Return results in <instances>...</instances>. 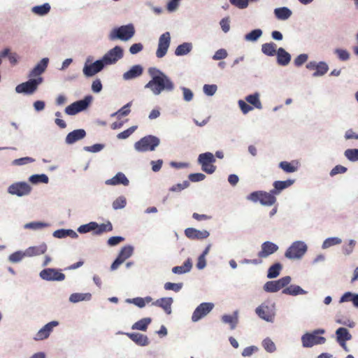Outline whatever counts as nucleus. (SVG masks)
Wrapping results in <instances>:
<instances>
[{"instance_id": "obj_1", "label": "nucleus", "mask_w": 358, "mask_h": 358, "mask_svg": "<svg viewBox=\"0 0 358 358\" xmlns=\"http://www.w3.org/2000/svg\"><path fill=\"white\" fill-rule=\"evenodd\" d=\"M150 80L144 87L149 89L155 96L160 95L163 92H171L175 89V85L171 79L161 70L150 67L148 69Z\"/></svg>"}, {"instance_id": "obj_2", "label": "nucleus", "mask_w": 358, "mask_h": 358, "mask_svg": "<svg viewBox=\"0 0 358 358\" xmlns=\"http://www.w3.org/2000/svg\"><path fill=\"white\" fill-rule=\"evenodd\" d=\"M326 333L324 329H316L310 332H306L302 335L301 339L303 348H310L314 345L324 344L326 338L320 336Z\"/></svg>"}, {"instance_id": "obj_3", "label": "nucleus", "mask_w": 358, "mask_h": 358, "mask_svg": "<svg viewBox=\"0 0 358 358\" xmlns=\"http://www.w3.org/2000/svg\"><path fill=\"white\" fill-rule=\"evenodd\" d=\"M134 34V25L129 23L113 29L109 34L108 38L110 41L120 40L122 41H128L133 38Z\"/></svg>"}, {"instance_id": "obj_4", "label": "nucleus", "mask_w": 358, "mask_h": 358, "mask_svg": "<svg viewBox=\"0 0 358 358\" xmlns=\"http://www.w3.org/2000/svg\"><path fill=\"white\" fill-rule=\"evenodd\" d=\"M113 230V225L110 221L106 223L98 224L96 222H90L87 224L80 225L77 231L80 234H86L92 232L94 235L99 236L105 232L111 231Z\"/></svg>"}, {"instance_id": "obj_5", "label": "nucleus", "mask_w": 358, "mask_h": 358, "mask_svg": "<svg viewBox=\"0 0 358 358\" xmlns=\"http://www.w3.org/2000/svg\"><path fill=\"white\" fill-rule=\"evenodd\" d=\"M308 250L307 244L302 241H294L286 250L285 257L289 260H299Z\"/></svg>"}, {"instance_id": "obj_6", "label": "nucleus", "mask_w": 358, "mask_h": 358, "mask_svg": "<svg viewBox=\"0 0 358 358\" xmlns=\"http://www.w3.org/2000/svg\"><path fill=\"white\" fill-rule=\"evenodd\" d=\"M160 143V139L152 135H148L141 138L134 143V149L139 152L154 151Z\"/></svg>"}, {"instance_id": "obj_7", "label": "nucleus", "mask_w": 358, "mask_h": 358, "mask_svg": "<svg viewBox=\"0 0 358 358\" xmlns=\"http://www.w3.org/2000/svg\"><path fill=\"white\" fill-rule=\"evenodd\" d=\"M255 313L261 319L273 322L275 315V304L271 301H265L255 308Z\"/></svg>"}, {"instance_id": "obj_8", "label": "nucleus", "mask_w": 358, "mask_h": 358, "mask_svg": "<svg viewBox=\"0 0 358 358\" xmlns=\"http://www.w3.org/2000/svg\"><path fill=\"white\" fill-rule=\"evenodd\" d=\"M93 57L89 56L87 57L83 69V73L85 76L90 78L101 72L106 66L101 58L92 62Z\"/></svg>"}, {"instance_id": "obj_9", "label": "nucleus", "mask_w": 358, "mask_h": 358, "mask_svg": "<svg viewBox=\"0 0 358 358\" xmlns=\"http://www.w3.org/2000/svg\"><path fill=\"white\" fill-rule=\"evenodd\" d=\"M93 97L91 95L85 96L83 99L76 101L65 108L64 112L69 115H75L85 110L90 105Z\"/></svg>"}, {"instance_id": "obj_10", "label": "nucleus", "mask_w": 358, "mask_h": 358, "mask_svg": "<svg viewBox=\"0 0 358 358\" xmlns=\"http://www.w3.org/2000/svg\"><path fill=\"white\" fill-rule=\"evenodd\" d=\"M43 81L42 77L36 78H30V79L24 83H22L15 87V91L19 94H31L38 88V86Z\"/></svg>"}, {"instance_id": "obj_11", "label": "nucleus", "mask_w": 358, "mask_h": 358, "mask_svg": "<svg viewBox=\"0 0 358 358\" xmlns=\"http://www.w3.org/2000/svg\"><path fill=\"white\" fill-rule=\"evenodd\" d=\"M123 48L119 45H116L105 53L101 57V59L107 66L115 64L117 61L123 57Z\"/></svg>"}, {"instance_id": "obj_12", "label": "nucleus", "mask_w": 358, "mask_h": 358, "mask_svg": "<svg viewBox=\"0 0 358 358\" xmlns=\"http://www.w3.org/2000/svg\"><path fill=\"white\" fill-rule=\"evenodd\" d=\"M215 305L211 302H203L194 310L191 320L193 322H197L206 317L214 308Z\"/></svg>"}, {"instance_id": "obj_13", "label": "nucleus", "mask_w": 358, "mask_h": 358, "mask_svg": "<svg viewBox=\"0 0 358 358\" xmlns=\"http://www.w3.org/2000/svg\"><path fill=\"white\" fill-rule=\"evenodd\" d=\"M39 277L46 281H63L65 275L55 268H45L39 272Z\"/></svg>"}, {"instance_id": "obj_14", "label": "nucleus", "mask_w": 358, "mask_h": 358, "mask_svg": "<svg viewBox=\"0 0 358 358\" xmlns=\"http://www.w3.org/2000/svg\"><path fill=\"white\" fill-rule=\"evenodd\" d=\"M31 191V186L26 182H14L11 184L7 189L8 194L20 197L28 195Z\"/></svg>"}, {"instance_id": "obj_15", "label": "nucleus", "mask_w": 358, "mask_h": 358, "mask_svg": "<svg viewBox=\"0 0 358 358\" xmlns=\"http://www.w3.org/2000/svg\"><path fill=\"white\" fill-rule=\"evenodd\" d=\"M170 44V33L169 31L164 32L159 38L157 49L156 50V57L157 58L164 57L167 53Z\"/></svg>"}, {"instance_id": "obj_16", "label": "nucleus", "mask_w": 358, "mask_h": 358, "mask_svg": "<svg viewBox=\"0 0 358 358\" xmlns=\"http://www.w3.org/2000/svg\"><path fill=\"white\" fill-rule=\"evenodd\" d=\"M279 249L277 244L271 241H265L262 243L261 249L257 253L258 257L261 259H266L271 255L276 252Z\"/></svg>"}, {"instance_id": "obj_17", "label": "nucleus", "mask_w": 358, "mask_h": 358, "mask_svg": "<svg viewBox=\"0 0 358 358\" xmlns=\"http://www.w3.org/2000/svg\"><path fill=\"white\" fill-rule=\"evenodd\" d=\"M59 324V322L55 320L47 323L38 331L34 336V339L35 341H43L48 338L53 331L54 327H57Z\"/></svg>"}, {"instance_id": "obj_18", "label": "nucleus", "mask_w": 358, "mask_h": 358, "mask_svg": "<svg viewBox=\"0 0 358 358\" xmlns=\"http://www.w3.org/2000/svg\"><path fill=\"white\" fill-rule=\"evenodd\" d=\"M336 339L338 343L345 350L348 351L346 342L351 340L352 335L345 327H339L336 330Z\"/></svg>"}, {"instance_id": "obj_19", "label": "nucleus", "mask_w": 358, "mask_h": 358, "mask_svg": "<svg viewBox=\"0 0 358 358\" xmlns=\"http://www.w3.org/2000/svg\"><path fill=\"white\" fill-rule=\"evenodd\" d=\"M185 234L188 238L193 240H203L210 236L207 230H199L192 227L187 228L185 230Z\"/></svg>"}, {"instance_id": "obj_20", "label": "nucleus", "mask_w": 358, "mask_h": 358, "mask_svg": "<svg viewBox=\"0 0 358 358\" xmlns=\"http://www.w3.org/2000/svg\"><path fill=\"white\" fill-rule=\"evenodd\" d=\"M86 136V131L83 129H75L69 132L65 138V143L73 145L77 141L83 139Z\"/></svg>"}, {"instance_id": "obj_21", "label": "nucleus", "mask_w": 358, "mask_h": 358, "mask_svg": "<svg viewBox=\"0 0 358 358\" xmlns=\"http://www.w3.org/2000/svg\"><path fill=\"white\" fill-rule=\"evenodd\" d=\"M49 63L48 57L43 58L29 72V77L36 78L41 77V75L45 72Z\"/></svg>"}, {"instance_id": "obj_22", "label": "nucleus", "mask_w": 358, "mask_h": 358, "mask_svg": "<svg viewBox=\"0 0 358 358\" xmlns=\"http://www.w3.org/2000/svg\"><path fill=\"white\" fill-rule=\"evenodd\" d=\"M120 334L127 335L133 342H134L136 345L141 346V347L147 346L150 343L148 337L147 336L140 334V333L120 332Z\"/></svg>"}, {"instance_id": "obj_23", "label": "nucleus", "mask_w": 358, "mask_h": 358, "mask_svg": "<svg viewBox=\"0 0 358 358\" xmlns=\"http://www.w3.org/2000/svg\"><path fill=\"white\" fill-rule=\"evenodd\" d=\"M143 72V68L140 64L132 66L127 71L124 72L122 75V78L124 80H131L140 77Z\"/></svg>"}, {"instance_id": "obj_24", "label": "nucleus", "mask_w": 358, "mask_h": 358, "mask_svg": "<svg viewBox=\"0 0 358 358\" xmlns=\"http://www.w3.org/2000/svg\"><path fill=\"white\" fill-rule=\"evenodd\" d=\"M48 249V246L45 243H42L39 245L30 246L25 250V255L27 257H33L43 255Z\"/></svg>"}, {"instance_id": "obj_25", "label": "nucleus", "mask_w": 358, "mask_h": 358, "mask_svg": "<svg viewBox=\"0 0 358 358\" xmlns=\"http://www.w3.org/2000/svg\"><path fill=\"white\" fill-rule=\"evenodd\" d=\"M105 183L108 185L113 186L119 185L128 186L129 185V180L124 173L122 172H118L112 178L106 180Z\"/></svg>"}, {"instance_id": "obj_26", "label": "nucleus", "mask_w": 358, "mask_h": 358, "mask_svg": "<svg viewBox=\"0 0 358 358\" xmlns=\"http://www.w3.org/2000/svg\"><path fill=\"white\" fill-rule=\"evenodd\" d=\"M173 299L171 297H163L152 302V305L160 307L167 315H170L172 312L171 305Z\"/></svg>"}, {"instance_id": "obj_27", "label": "nucleus", "mask_w": 358, "mask_h": 358, "mask_svg": "<svg viewBox=\"0 0 358 358\" xmlns=\"http://www.w3.org/2000/svg\"><path fill=\"white\" fill-rule=\"evenodd\" d=\"M295 180L293 179H288L287 180H277L273 183V189L272 193L275 195H278L282 190L292 186L294 183Z\"/></svg>"}, {"instance_id": "obj_28", "label": "nucleus", "mask_w": 358, "mask_h": 358, "mask_svg": "<svg viewBox=\"0 0 358 358\" xmlns=\"http://www.w3.org/2000/svg\"><path fill=\"white\" fill-rule=\"evenodd\" d=\"M276 56L278 64L282 66L288 65L292 59L291 55L283 48H279L278 49Z\"/></svg>"}, {"instance_id": "obj_29", "label": "nucleus", "mask_w": 358, "mask_h": 358, "mask_svg": "<svg viewBox=\"0 0 358 358\" xmlns=\"http://www.w3.org/2000/svg\"><path fill=\"white\" fill-rule=\"evenodd\" d=\"M221 320L224 324H229L231 330L234 329L238 322V311L235 310L233 315H223Z\"/></svg>"}, {"instance_id": "obj_30", "label": "nucleus", "mask_w": 358, "mask_h": 358, "mask_svg": "<svg viewBox=\"0 0 358 358\" xmlns=\"http://www.w3.org/2000/svg\"><path fill=\"white\" fill-rule=\"evenodd\" d=\"M215 162L216 159L214 155L210 152L200 154L197 159V162L201 166V167H204L208 164H214Z\"/></svg>"}, {"instance_id": "obj_31", "label": "nucleus", "mask_w": 358, "mask_h": 358, "mask_svg": "<svg viewBox=\"0 0 358 358\" xmlns=\"http://www.w3.org/2000/svg\"><path fill=\"white\" fill-rule=\"evenodd\" d=\"M282 292L284 294L294 296L298 295L306 294L308 293L307 291L304 290L299 285H290L289 286L283 289Z\"/></svg>"}, {"instance_id": "obj_32", "label": "nucleus", "mask_w": 358, "mask_h": 358, "mask_svg": "<svg viewBox=\"0 0 358 358\" xmlns=\"http://www.w3.org/2000/svg\"><path fill=\"white\" fill-rule=\"evenodd\" d=\"M262 198L260 204L264 206H271L276 202V198L274 193H272V190L269 192L262 191Z\"/></svg>"}, {"instance_id": "obj_33", "label": "nucleus", "mask_w": 358, "mask_h": 358, "mask_svg": "<svg viewBox=\"0 0 358 358\" xmlns=\"http://www.w3.org/2000/svg\"><path fill=\"white\" fill-rule=\"evenodd\" d=\"M273 13L279 20H287L292 15V10L287 7L276 8L274 9Z\"/></svg>"}, {"instance_id": "obj_34", "label": "nucleus", "mask_w": 358, "mask_h": 358, "mask_svg": "<svg viewBox=\"0 0 358 358\" xmlns=\"http://www.w3.org/2000/svg\"><path fill=\"white\" fill-rule=\"evenodd\" d=\"M193 49V44L189 42H185L179 45L175 50V55L178 57L185 56L189 54Z\"/></svg>"}, {"instance_id": "obj_35", "label": "nucleus", "mask_w": 358, "mask_h": 358, "mask_svg": "<svg viewBox=\"0 0 358 358\" xmlns=\"http://www.w3.org/2000/svg\"><path fill=\"white\" fill-rule=\"evenodd\" d=\"M52 236L57 238H64L69 236L72 238H77L78 237V234L73 229H60L55 231Z\"/></svg>"}, {"instance_id": "obj_36", "label": "nucleus", "mask_w": 358, "mask_h": 358, "mask_svg": "<svg viewBox=\"0 0 358 358\" xmlns=\"http://www.w3.org/2000/svg\"><path fill=\"white\" fill-rule=\"evenodd\" d=\"M91 299L92 294L90 293H73L69 298V301L73 303L81 301H89Z\"/></svg>"}, {"instance_id": "obj_37", "label": "nucleus", "mask_w": 358, "mask_h": 358, "mask_svg": "<svg viewBox=\"0 0 358 358\" xmlns=\"http://www.w3.org/2000/svg\"><path fill=\"white\" fill-rule=\"evenodd\" d=\"M192 262L191 259L188 258L182 266H177L172 268V272L175 274H184L191 271Z\"/></svg>"}, {"instance_id": "obj_38", "label": "nucleus", "mask_w": 358, "mask_h": 358, "mask_svg": "<svg viewBox=\"0 0 358 358\" xmlns=\"http://www.w3.org/2000/svg\"><path fill=\"white\" fill-rule=\"evenodd\" d=\"M315 71L312 74L313 78L324 76L329 71V66L326 62H318Z\"/></svg>"}, {"instance_id": "obj_39", "label": "nucleus", "mask_w": 358, "mask_h": 358, "mask_svg": "<svg viewBox=\"0 0 358 358\" xmlns=\"http://www.w3.org/2000/svg\"><path fill=\"white\" fill-rule=\"evenodd\" d=\"M50 224L48 222H41V221H34L26 223L24 224L23 227L25 229H31L33 231H39L44 228L49 227Z\"/></svg>"}, {"instance_id": "obj_40", "label": "nucleus", "mask_w": 358, "mask_h": 358, "mask_svg": "<svg viewBox=\"0 0 358 358\" xmlns=\"http://www.w3.org/2000/svg\"><path fill=\"white\" fill-rule=\"evenodd\" d=\"M261 50L265 55L272 57L277 53V45L273 42L266 43L262 44Z\"/></svg>"}, {"instance_id": "obj_41", "label": "nucleus", "mask_w": 358, "mask_h": 358, "mask_svg": "<svg viewBox=\"0 0 358 358\" xmlns=\"http://www.w3.org/2000/svg\"><path fill=\"white\" fill-rule=\"evenodd\" d=\"M152 319L150 317H144L131 326L133 330H139L145 331L147 330L148 325L151 323Z\"/></svg>"}, {"instance_id": "obj_42", "label": "nucleus", "mask_w": 358, "mask_h": 358, "mask_svg": "<svg viewBox=\"0 0 358 358\" xmlns=\"http://www.w3.org/2000/svg\"><path fill=\"white\" fill-rule=\"evenodd\" d=\"M282 266L280 262H276L271 265L267 271V278L269 279L276 278L280 273Z\"/></svg>"}, {"instance_id": "obj_43", "label": "nucleus", "mask_w": 358, "mask_h": 358, "mask_svg": "<svg viewBox=\"0 0 358 358\" xmlns=\"http://www.w3.org/2000/svg\"><path fill=\"white\" fill-rule=\"evenodd\" d=\"M263 31L261 29H255L244 36V40L248 42H256L262 37Z\"/></svg>"}, {"instance_id": "obj_44", "label": "nucleus", "mask_w": 358, "mask_h": 358, "mask_svg": "<svg viewBox=\"0 0 358 358\" xmlns=\"http://www.w3.org/2000/svg\"><path fill=\"white\" fill-rule=\"evenodd\" d=\"M281 289L282 288L278 280L268 281L263 286V289L268 293L277 292Z\"/></svg>"}, {"instance_id": "obj_45", "label": "nucleus", "mask_w": 358, "mask_h": 358, "mask_svg": "<svg viewBox=\"0 0 358 358\" xmlns=\"http://www.w3.org/2000/svg\"><path fill=\"white\" fill-rule=\"evenodd\" d=\"M245 101L257 109L262 108V104L259 99V94L255 92L245 96Z\"/></svg>"}, {"instance_id": "obj_46", "label": "nucleus", "mask_w": 358, "mask_h": 358, "mask_svg": "<svg viewBox=\"0 0 358 358\" xmlns=\"http://www.w3.org/2000/svg\"><path fill=\"white\" fill-rule=\"evenodd\" d=\"M50 10V6L48 3H45L40 6H34L31 11L39 16H44L47 15Z\"/></svg>"}, {"instance_id": "obj_47", "label": "nucleus", "mask_w": 358, "mask_h": 358, "mask_svg": "<svg viewBox=\"0 0 358 358\" xmlns=\"http://www.w3.org/2000/svg\"><path fill=\"white\" fill-rule=\"evenodd\" d=\"M24 257H27L24 250H17L10 254L8 257V260L12 264H17L21 262Z\"/></svg>"}, {"instance_id": "obj_48", "label": "nucleus", "mask_w": 358, "mask_h": 358, "mask_svg": "<svg viewBox=\"0 0 358 358\" xmlns=\"http://www.w3.org/2000/svg\"><path fill=\"white\" fill-rule=\"evenodd\" d=\"M29 181L32 184H38L39 182L48 184L49 182V178L47 175L43 173L34 174L29 178Z\"/></svg>"}, {"instance_id": "obj_49", "label": "nucleus", "mask_w": 358, "mask_h": 358, "mask_svg": "<svg viewBox=\"0 0 358 358\" xmlns=\"http://www.w3.org/2000/svg\"><path fill=\"white\" fill-rule=\"evenodd\" d=\"M342 243L341 238L338 237H329L326 238L322 245V248L324 250L328 249L330 247L339 245Z\"/></svg>"}, {"instance_id": "obj_50", "label": "nucleus", "mask_w": 358, "mask_h": 358, "mask_svg": "<svg viewBox=\"0 0 358 358\" xmlns=\"http://www.w3.org/2000/svg\"><path fill=\"white\" fill-rule=\"evenodd\" d=\"M263 348L268 353H273L276 350L274 342L268 337L264 338L262 342Z\"/></svg>"}, {"instance_id": "obj_51", "label": "nucleus", "mask_w": 358, "mask_h": 358, "mask_svg": "<svg viewBox=\"0 0 358 358\" xmlns=\"http://www.w3.org/2000/svg\"><path fill=\"white\" fill-rule=\"evenodd\" d=\"M133 251L134 248L132 246H124L121 249L117 257L124 262L132 255Z\"/></svg>"}, {"instance_id": "obj_52", "label": "nucleus", "mask_w": 358, "mask_h": 358, "mask_svg": "<svg viewBox=\"0 0 358 358\" xmlns=\"http://www.w3.org/2000/svg\"><path fill=\"white\" fill-rule=\"evenodd\" d=\"M344 156L350 162H358V148H349L345 150Z\"/></svg>"}, {"instance_id": "obj_53", "label": "nucleus", "mask_w": 358, "mask_h": 358, "mask_svg": "<svg viewBox=\"0 0 358 358\" xmlns=\"http://www.w3.org/2000/svg\"><path fill=\"white\" fill-rule=\"evenodd\" d=\"M278 166L287 173H294L297 171V167L294 166L291 162L287 161L280 162Z\"/></svg>"}, {"instance_id": "obj_54", "label": "nucleus", "mask_w": 358, "mask_h": 358, "mask_svg": "<svg viewBox=\"0 0 358 358\" xmlns=\"http://www.w3.org/2000/svg\"><path fill=\"white\" fill-rule=\"evenodd\" d=\"M127 205V199L124 196H118L112 203L114 210H120L124 208Z\"/></svg>"}, {"instance_id": "obj_55", "label": "nucleus", "mask_w": 358, "mask_h": 358, "mask_svg": "<svg viewBox=\"0 0 358 358\" xmlns=\"http://www.w3.org/2000/svg\"><path fill=\"white\" fill-rule=\"evenodd\" d=\"M35 162V159L30 157H24L16 159L12 162L13 166H23Z\"/></svg>"}, {"instance_id": "obj_56", "label": "nucleus", "mask_w": 358, "mask_h": 358, "mask_svg": "<svg viewBox=\"0 0 358 358\" xmlns=\"http://www.w3.org/2000/svg\"><path fill=\"white\" fill-rule=\"evenodd\" d=\"M182 287L183 284L182 282L173 283L170 282H166L164 286L166 290H172L175 292H180Z\"/></svg>"}, {"instance_id": "obj_57", "label": "nucleus", "mask_w": 358, "mask_h": 358, "mask_svg": "<svg viewBox=\"0 0 358 358\" xmlns=\"http://www.w3.org/2000/svg\"><path fill=\"white\" fill-rule=\"evenodd\" d=\"M217 90V86L215 84H205L203 87V93L209 96H213Z\"/></svg>"}, {"instance_id": "obj_58", "label": "nucleus", "mask_w": 358, "mask_h": 358, "mask_svg": "<svg viewBox=\"0 0 358 358\" xmlns=\"http://www.w3.org/2000/svg\"><path fill=\"white\" fill-rule=\"evenodd\" d=\"M262 194V190L252 192L246 196V199L253 203H260Z\"/></svg>"}, {"instance_id": "obj_59", "label": "nucleus", "mask_w": 358, "mask_h": 358, "mask_svg": "<svg viewBox=\"0 0 358 358\" xmlns=\"http://www.w3.org/2000/svg\"><path fill=\"white\" fill-rule=\"evenodd\" d=\"M334 53L337 55L338 59L341 61L345 62L350 59V55L348 52V51H347L346 50L341 49V48H336L334 50Z\"/></svg>"}, {"instance_id": "obj_60", "label": "nucleus", "mask_w": 358, "mask_h": 358, "mask_svg": "<svg viewBox=\"0 0 358 358\" xmlns=\"http://www.w3.org/2000/svg\"><path fill=\"white\" fill-rule=\"evenodd\" d=\"M105 145L101 143H96L92 146H85L83 150L87 152L96 153L101 151L104 148Z\"/></svg>"}, {"instance_id": "obj_61", "label": "nucleus", "mask_w": 358, "mask_h": 358, "mask_svg": "<svg viewBox=\"0 0 358 358\" xmlns=\"http://www.w3.org/2000/svg\"><path fill=\"white\" fill-rule=\"evenodd\" d=\"M137 129V126H132L129 129L120 132L117 134V137L119 139H126L129 138Z\"/></svg>"}, {"instance_id": "obj_62", "label": "nucleus", "mask_w": 358, "mask_h": 358, "mask_svg": "<svg viewBox=\"0 0 358 358\" xmlns=\"http://www.w3.org/2000/svg\"><path fill=\"white\" fill-rule=\"evenodd\" d=\"M180 90L182 92V96L184 101L189 102L193 99L194 93L190 89L185 87H180Z\"/></svg>"}, {"instance_id": "obj_63", "label": "nucleus", "mask_w": 358, "mask_h": 358, "mask_svg": "<svg viewBox=\"0 0 358 358\" xmlns=\"http://www.w3.org/2000/svg\"><path fill=\"white\" fill-rule=\"evenodd\" d=\"M348 169L342 165L335 166L329 172V176L334 177L337 174H343L347 172Z\"/></svg>"}, {"instance_id": "obj_64", "label": "nucleus", "mask_w": 358, "mask_h": 358, "mask_svg": "<svg viewBox=\"0 0 358 358\" xmlns=\"http://www.w3.org/2000/svg\"><path fill=\"white\" fill-rule=\"evenodd\" d=\"M246 102V101L242 99L238 101V105L244 115L248 113L253 109L252 106H250Z\"/></svg>"}]
</instances>
